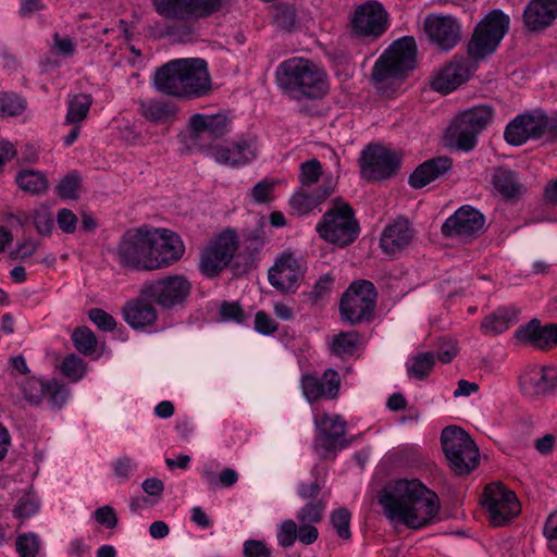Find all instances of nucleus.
I'll list each match as a JSON object with an SVG mask.
<instances>
[{
	"mask_svg": "<svg viewBox=\"0 0 557 557\" xmlns=\"http://www.w3.org/2000/svg\"><path fill=\"white\" fill-rule=\"evenodd\" d=\"M379 503L393 523L420 529L440 510L437 495L418 480H398L384 486Z\"/></svg>",
	"mask_w": 557,
	"mask_h": 557,
	"instance_id": "nucleus-1",
	"label": "nucleus"
},
{
	"mask_svg": "<svg viewBox=\"0 0 557 557\" xmlns=\"http://www.w3.org/2000/svg\"><path fill=\"white\" fill-rule=\"evenodd\" d=\"M153 86L168 96L201 98L211 90L207 62L198 58L172 60L156 70Z\"/></svg>",
	"mask_w": 557,
	"mask_h": 557,
	"instance_id": "nucleus-2",
	"label": "nucleus"
},
{
	"mask_svg": "<svg viewBox=\"0 0 557 557\" xmlns=\"http://www.w3.org/2000/svg\"><path fill=\"white\" fill-rule=\"evenodd\" d=\"M275 76L277 86L295 100L321 98L329 89L325 72L309 59L285 60Z\"/></svg>",
	"mask_w": 557,
	"mask_h": 557,
	"instance_id": "nucleus-3",
	"label": "nucleus"
},
{
	"mask_svg": "<svg viewBox=\"0 0 557 557\" xmlns=\"http://www.w3.org/2000/svg\"><path fill=\"white\" fill-rule=\"evenodd\" d=\"M494 109L491 106H473L459 114L450 122L445 132L447 147L469 152L478 145V136L493 121Z\"/></svg>",
	"mask_w": 557,
	"mask_h": 557,
	"instance_id": "nucleus-4",
	"label": "nucleus"
},
{
	"mask_svg": "<svg viewBox=\"0 0 557 557\" xmlns=\"http://www.w3.org/2000/svg\"><path fill=\"white\" fill-rule=\"evenodd\" d=\"M315 231L325 242L343 248L357 239L360 226L351 206L336 198L317 223Z\"/></svg>",
	"mask_w": 557,
	"mask_h": 557,
	"instance_id": "nucleus-5",
	"label": "nucleus"
},
{
	"mask_svg": "<svg viewBox=\"0 0 557 557\" xmlns=\"http://www.w3.org/2000/svg\"><path fill=\"white\" fill-rule=\"evenodd\" d=\"M441 442L448 465L457 475L468 474L478 467L479 448L461 428L446 426L442 431Z\"/></svg>",
	"mask_w": 557,
	"mask_h": 557,
	"instance_id": "nucleus-6",
	"label": "nucleus"
},
{
	"mask_svg": "<svg viewBox=\"0 0 557 557\" xmlns=\"http://www.w3.org/2000/svg\"><path fill=\"white\" fill-rule=\"evenodd\" d=\"M417 45L412 37H404L391 45L372 70V79L383 83L397 79L416 65Z\"/></svg>",
	"mask_w": 557,
	"mask_h": 557,
	"instance_id": "nucleus-7",
	"label": "nucleus"
},
{
	"mask_svg": "<svg viewBox=\"0 0 557 557\" xmlns=\"http://www.w3.org/2000/svg\"><path fill=\"white\" fill-rule=\"evenodd\" d=\"M510 18L499 9L490 11L476 25L468 44V53L474 61L495 52L509 29Z\"/></svg>",
	"mask_w": 557,
	"mask_h": 557,
	"instance_id": "nucleus-8",
	"label": "nucleus"
},
{
	"mask_svg": "<svg viewBox=\"0 0 557 557\" xmlns=\"http://www.w3.org/2000/svg\"><path fill=\"white\" fill-rule=\"evenodd\" d=\"M191 293V283L183 274L166 275L141 286L140 295L162 309H174L185 304Z\"/></svg>",
	"mask_w": 557,
	"mask_h": 557,
	"instance_id": "nucleus-9",
	"label": "nucleus"
},
{
	"mask_svg": "<svg viewBox=\"0 0 557 557\" xmlns=\"http://www.w3.org/2000/svg\"><path fill=\"white\" fill-rule=\"evenodd\" d=\"M116 256L122 267L140 271H152L154 263L149 231H127L117 245Z\"/></svg>",
	"mask_w": 557,
	"mask_h": 557,
	"instance_id": "nucleus-10",
	"label": "nucleus"
},
{
	"mask_svg": "<svg viewBox=\"0 0 557 557\" xmlns=\"http://www.w3.org/2000/svg\"><path fill=\"white\" fill-rule=\"evenodd\" d=\"M376 292L369 281L352 283L341 299L339 311L343 320L351 324L368 320L374 310Z\"/></svg>",
	"mask_w": 557,
	"mask_h": 557,
	"instance_id": "nucleus-11",
	"label": "nucleus"
},
{
	"mask_svg": "<svg viewBox=\"0 0 557 557\" xmlns=\"http://www.w3.org/2000/svg\"><path fill=\"white\" fill-rule=\"evenodd\" d=\"M401 156L381 145H368L359 158L361 176L367 181L392 177L400 166Z\"/></svg>",
	"mask_w": 557,
	"mask_h": 557,
	"instance_id": "nucleus-12",
	"label": "nucleus"
},
{
	"mask_svg": "<svg viewBox=\"0 0 557 557\" xmlns=\"http://www.w3.org/2000/svg\"><path fill=\"white\" fill-rule=\"evenodd\" d=\"M351 34L361 39L374 40L388 28V13L376 0L356 7L350 18Z\"/></svg>",
	"mask_w": 557,
	"mask_h": 557,
	"instance_id": "nucleus-13",
	"label": "nucleus"
},
{
	"mask_svg": "<svg viewBox=\"0 0 557 557\" xmlns=\"http://www.w3.org/2000/svg\"><path fill=\"white\" fill-rule=\"evenodd\" d=\"M238 249V238L233 230H225L201 252L200 271L207 277L216 276L228 265Z\"/></svg>",
	"mask_w": 557,
	"mask_h": 557,
	"instance_id": "nucleus-14",
	"label": "nucleus"
},
{
	"mask_svg": "<svg viewBox=\"0 0 557 557\" xmlns=\"http://www.w3.org/2000/svg\"><path fill=\"white\" fill-rule=\"evenodd\" d=\"M223 0H151L156 12L170 20L207 17L222 8Z\"/></svg>",
	"mask_w": 557,
	"mask_h": 557,
	"instance_id": "nucleus-15",
	"label": "nucleus"
},
{
	"mask_svg": "<svg viewBox=\"0 0 557 557\" xmlns=\"http://www.w3.org/2000/svg\"><path fill=\"white\" fill-rule=\"evenodd\" d=\"M483 505L493 525L499 527L511 520L520 510L516 494L499 482L488 484L484 490Z\"/></svg>",
	"mask_w": 557,
	"mask_h": 557,
	"instance_id": "nucleus-16",
	"label": "nucleus"
},
{
	"mask_svg": "<svg viewBox=\"0 0 557 557\" xmlns=\"http://www.w3.org/2000/svg\"><path fill=\"white\" fill-rule=\"evenodd\" d=\"M189 139L201 149L211 150L212 143L231 132V121L223 113L194 114L189 119Z\"/></svg>",
	"mask_w": 557,
	"mask_h": 557,
	"instance_id": "nucleus-17",
	"label": "nucleus"
},
{
	"mask_svg": "<svg viewBox=\"0 0 557 557\" xmlns=\"http://www.w3.org/2000/svg\"><path fill=\"white\" fill-rule=\"evenodd\" d=\"M24 399L32 406H39L46 399L52 408L60 409L67 400L70 391L55 380L35 376L18 383Z\"/></svg>",
	"mask_w": 557,
	"mask_h": 557,
	"instance_id": "nucleus-18",
	"label": "nucleus"
},
{
	"mask_svg": "<svg viewBox=\"0 0 557 557\" xmlns=\"http://www.w3.org/2000/svg\"><path fill=\"white\" fill-rule=\"evenodd\" d=\"M306 264L292 252H284L269 270V282L282 293H295L304 278Z\"/></svg>",
	"mask_w": 557,
	"mask_h": 557,
	"instance_id": "nucleus-19",
	"label": "nucleus"
},
{
	"mask_svg": "<svg viewBox=\"0 0 557 557\" xmlns=\"http://www.w3.org/2000/svg\"><path fill=\"white\" fill-rule=\"evenodd\" d=\"M484 224L485 218L481 212L471 206H462L446 219L442 233L445 237L468 242L483 231Z\"/></svg>",
	"mask_w": 557,
	"mask_h": 557,
	"instance_id": "nucleus-20",
	"label": "nucleus"
},
{
	"mask_svg": "<svg viewBox=\"0 0 557 557\" xmlns=\"http://www.w3.org/2000/svg\"><path fill=\"white\" fill-rule=\"evenodd\" d=\"M153 270L166 268L178 261L185 251L181 237L172 231L162 228L149 231Z\"/></svg>",
	"mask_w": 557,
	"mask_h": 557,
	"instance_id": "nucleus-21",
	"label": "nucleus"
},
{
	"mask_svg": "<svg viewBox=\"0 0 557 557\" xmlns=\"http://www.w3.org/2000/svg\"><path fill=\"white\" fill-rule=\"evenodd\" d=\"M423 27L429 40L442 50L453 49L460 40V25L451 15L429 14Z\"/></svg>",
	"mask_w": 557,
	"mask_h": 557,
	"instance_id": "nucleus-22",
	"label": "nucleus"
},
{
	"mask_svg": "<svg viewBox=\"0 0 557 557\" xmlns=\"http://www.w3.org/2000/svg\"><path fill=\"white\" fill-rule=\"evenodd\" d=\"M257 141L252 137L240 138L232 146L214 145L209 156L215 162L231 168H238L250 163L257 157Z\"/></svg>",
	"mask_w": 557,
	"mask_h": 557,
	"instance_id": "nucleus-23",
	"label": "nucleus"
},
{
	"mask_svg": "<svg viewBox=\"0 0 557 557\" xmlns=\"http://www.w3.org/2000/svg\"><path fill=\"white\" fill-rule=\"evenodd\" d=\"M473 61L462 57H454L434 78L432 87L442 94L455 90L473 75L476 70Z\"/></svg>",
	"mask_w": 557,
	"mask_h": 557,
	"instance_id": "nucleus-24",
	"label": "nucleus"
},
{
	"mask_svg": "<svg viewBox=\"0 0 557 557\" xmlns=\"http://www.w3.org/2000/svg\"><path fill=\"white\" fill-rule=\"evenodd\" d=\"M301 388L309 403L321 398L334 399L339 392V375L333 369L325 370L322 377L306 374L301 379Z\"/></svg>",
	"mask_w": 557,
	"mask_h": 557,
	"instance_id": "nucleus-25",
	"label": "nucleus"
},
{
	"mask_svg": "<svg viewBox=\"0 0 557 557\" xmlns=\"http://www.w3.org/2000/svg\"><path fill=\"white\" fill-rule=\"evenodd\" d=\"M515 336L519 342L530 344L537 349H549L557 345V324L542 325L540 320L533 319L521 325Z\"/></svg>",
	"mask_w": 557,
	"mask_h": 557,
	"instance_id": "nucleus-26",
	"label": "nucleus"
},
{
	"mask_svg": "<svg viewBox=\"0 0 557 557\" xmlns=\"http://www.w3.org/2000/svg\"><path fill=\"white\" fill-rule=\"evenodd\" d=\"M414 231L406 218H398L393 223L385 226L380 246L387 255H396L407 248L412 242Z\"/></svg>",
	"mask_w": 557,
	"mask_h": 557,
	"instance_id": "nucleus-27",
	"label": "nucleus"
},
{
	"mask_svg": "<svg viewBox=\"0 0 557 557\" xmlns=\"http://www.w3.org/2000/svg\"><path fill=\"white\" fill-rule=\"evenodd\" d=\"M556 18L557 0H530L523 10L524 26L531 32L545 29Z\"/></svg>",
	"mask_w": 557,
	"mask_h": 557,
	"instance_id": "nucleus-28",
	"label": "nucleus"
},
{
	"mask_svg": "<svg viewBox=\"0 0 557 557\" xmlns=\"http://www.w3.org/2000/svg\"><path fill=\"white\" fill-rule=\"evenodd\" d=\"M520 386L525 395H544L557 387V372L548 367H532L520 377Z\"/></svg>",
	"mask_w": 557,
	"mask_h": 557,
	"instance_id": "nucleus-29",
	"label": "nucleus"
},
{
	"mask_svg": "<svg viewBox=\"0 0 557 557\" xmlns=\"http://www.w3.org/2000/svg\"><path fill=\"white\" fill-rule=\"evenodd\" d=\"M451 168L453 160L449 157L442 156L432 158L420 164L413 171L409 176V185L414 189L423 188L445 175Z\"/></svg>",
	"mask_w": 557,
	"mask_h": 557,
	"instance_id": "nucleus-30",
	"label": "nucleus"
},
{
	"mask_svg": "<svg viewBox=\"0 0 557 557\" xmlns=\"http://www.w3.org/2000/svg\"><path fill=\"white\" fill-rule=\"evenodd\" d=\"M150 299L139 297L125 304L123 318L125 322L135 330L151 326L158 319L156 307Z\"/></svg>",
	"mask_w": 557,
	"mask_h": 557,
	"instance_id": "nucleus-31",
	"label": "nucleus"
},
{
	"mask_svg": "<svg viewBox=\"0 0 557 557\" xmlns=\"http://www.w3.org/2000/svg\"><path fill=\"white\" fill-rule=\"evenodd\" d=\"M139 112L149 122L164 123L176 116L177 107L170 100L143 99L139 101Z\"/></svg>",
	"mask_w": 557,
	"mask_h": 557,
	"instance_id": "nucleus-32",
	"label": "nucleus"
},
{
	"mask_svg": "<svg viewBox=\"0 0 557 557\" xmlns=\"http://www.w3.org/2000/svg\"><path fill=\"white\" fill-rule=\"evenodd\" d=\"M494 188L505 198H513L524 193V186L519 181L518 174L509 169L499 168L493 175Z\"/></svg>",
	"mask_w": 557,
	"mask_h": 557,
	"instance_id": "nucleus-33",
	"label": "nucleus"
},
{
	"mask_svg": "<svg viewBox=\"0 0 557 557\" xmlns=\"http://www.w3.org/2000/svg\"><path fill=\"white\" fill-rule=\"evenodd\" d=\"M333 191V187H320L314 193H306L304 189L296 193L290 199V206L304 214L315 208L319 203L324 201Z\"/></svg>",
	"mask_w": 557,
	"mask_h": 557,
	"instance_id": "nucleus-34",
	"label": "nucleus"
},
{
	"mask_svg": "<svg viewBox=\"0 0 557 557\" xmlns=\"http://www.w3.org/2000/svg\"><path fill=\"white\" fill-rule=\"evenodd\" d=\"M15 182L24 191L37 196L45 194L49 188L46 176L36 170H22L17 173Z\"/></svg>",
	"mask_w": 557,
	"mask_h": 557,
	"instance_id": "nucleus-35",
	"label": "nucleus"
},
{
	"mask_svg": "<svg viewBox=\"0 0 557 557\" xmlns=\"http://www.w3.org/2000/svg\"><path fill=\"white\" fill-rule=\"evenodd\" d=\"M360 336L357 332H341L334 335L329 344V349L332 355L341 358L352 356L358 349Z\"/></svg>",
	"mask_w": 557,
	"mask_h": 557,
	"instance_id": "nucleus-36",
	"label": "nucleus"
},
{
	"mask_svg": "<svg viewBox=\"0 0 557 557\" xmlns=\"http://www.w3.org/2000/svg\"><path fill=\"white\" fill-rule=\"evenodd\" d=\"M515 320V312L510 309H499L485 317L481 329L485 334L496 335L509 329Z\"/></svg>",
	"mask_w": 557,
	"mask_h": 557,
	"instance_id": "nucleus-37",
	"label": "nucleus"
},
{
	"mask_svg": "<svg viewBox=\"0 0 557 557\" xmlns=\"http://www.w3.org/2000/svg\"><path fill=\"white\" fill-rule=\"evenodd\" d=\"M435 364V356L433 352H420L411 357L407 363L406 369L409 377L422 381L425 380Z\"/></svg>",
	"mask_w": 557,
	"mask_h": 557,
	"instance_id": "nucleus-38",
	"label": "nucleus"
},
{
	"mask_svg": "<svg viewBox=\"0 0 557 557\" xmlns=\"http://www.w3.org/2000/svg\"><path fill=\"white\" fill-rule=\"evenodd\" d=\"M92 98L86 94L75 95L69 100L64 124H79L87 117Z\"/></svg>",
	"mask_w": 557,
	"mask_h": 557,
	"instance_id": "nucleus-39",
	"label": "nucleus"
},
{
	"mask_svg": "<svg viewBox=\"0 0 557 557\" xmlns=\"http://www.w3.org/2000/svg\"><path fill=\"white\" fill-rule=\"evenodd\" d=\"M74 347L83 355L89 356L95 352L98 341L94 332L87 326H81L72 333Z\"/></svg>",
	"mask_w": 557,
	"mask_h": 557,
	"instance_id": "nucleus-40",
	"label": "nucleus"
},
{
	"mask_svg": "<svg viewBox=\"0 0 557 557\" xmlns=\"http://www.w3.org/2000/svg\"><path fill=\"white\" fill-rule=\"evenodd\" d=\"M26 220H32L37 233L41 236H49L54 227L52 213L49 208L44 205L34 209Z\"/></svg>",
	"mask_w": 557,
	"mask_h": 557,
	"instance_id": "nucleus-41",
	"label": "nucleus"
},
{
	"mask_svg": "<svg viewBox=\"0 0 557 557\" xmlns=\"http://www.w3.org/2000/svg\"><path fill=\"white\" fill-rule=\"evenodd\" d=\"M40 548L41 541L36 533H22L15 540V549L20 557H37Z\"/></svg>",
	"mask_w": 557,
	"mask_h": 557,
	"instance_id": "nucleus-42",
	"label": "nucleus"
},
{
	"mask_svg": "<svg viewBox=\"0 0 557 557\" xmlns=\"http://www.w3.org/2000/svg\"><path fill=\"white\" fill-rule=\"evenodd\" d=\"M26 109V101L15 92H0V115L16 116Z\"/></svg>",
	"mask_w": 557,
	"mask_h": 557,
	"instance_id": "nucleus-43",
	"label": "nucleus"
},
{
	"mask_svg": "<svg viewBox=\"0 0 557 557\" xmlns=\"http://www.w3.org/2000/svg\"><path fill=\"white\" fill-rule=\"evenodd\" d=\"M504 136L506 141L512 146L523 145L529 139L523 114L513 119L506 126Z\"/></svg>",
	"mask_w": 557,
	"mask_h": 557,
	"instance_id": "nucleus-44",
	"label": "nucleus"
},
{
	"mask_svg": "<svg viewBox=\"0 0 557 557\" xmlns=\"http://www.w3.org/2000/svg\"><path fill=\"white\" fill-rule=\"evenodd\" d=\"M296 9L287 3H281L275 8L274 22L275 25L286 32H290L296 26Z\"/></svg>",
	"mask_w": 557,
	"mask_h": 557,
	"instance_id": "nucleus-45",
	"label": "nucleus"
},
{
	"mask_svg": "<svg viewBox=\"0 0 557 557\" xmlns=\"http://www.w3.org/2000/svg\"><path fill=\"white\" fill-rule=\"evenodd\" d=\"M39 506V500L35 495L25 494L17 500L13 515L16 519L21 520V522H24L37 513Z\"/></svg>",
	"mask_w": 557,
	"mask_h": 557,
	"instance_id": "nucleus-46",
	"label": "nucleus"
},
{
	"mask_svg": "<svg viewBox=\"0 0 557 557\" xmlns=\"http://www.w3.org/2000/svg\"><path fill=\"white\" fill-rule=\"evenodd\" d=\"M61 370L66 377L77 382L85 375L86 364L82 358L70 354L63 359Z\"/></svg>",
	"mask_w": 557,
	"mask_h": 557,
	"instance_id": "nucleus-47",
	"label": "nucleus"
},
{
	"mask_svg": "<svg viewBox=\"0 0 557 557\" xmlns=\"http://www.w3.org/2000/svg\"><path fill=\"white\" fill-rule=\"evenodd\" d=\"M81 177L77 172H71L61 178L55 187L57 194L63 199H77Z\"/></svg>",
	"mask_w": 557,
	"mask_h": 557,
	"instance_id": "nucleus-48",
	"label": "nucleus"
},
{
	"mask_svg": "<svg viewBox=\"0 0 557 557\" xmlns=\"http://www.w3.org/2000/svg\"><path fill=\"white\" fill-rule=\"evenodd\" d=\"M322 174L321 163L317 159H311L301 163L298 176L301 188L317 183Z\"/></svg>",
	"mask_w": 557,
	"mask_h": 557,
	"instance_id": "nucleus-49",
	"label": "nucleus"
},
{
	"mask_svg": "<svg viewBox=\"0 0 557 557\" xmlns=\"http://www.w3.org/2000/svg\"><path fill=\"white\" fill-rule=\"evenodd\" d=\"M324 507L325 506L322 500L308 503L298 510L296 518L298 522L315 524L321 521Z\"/></svg>",
	"mask_w": 557,
	"mask_h": 557,
	"instance_id": "nucleus-50",
	"label": "nucleus"
},
{
	"mask_svg": "<svg viewBox=\"0 0 557 557\" xmlns=\"http://www.w3.org/2000/svg\"><path fill=\"white\" fill-rule=\"evenodd\" d=\"M528 136L530 138H540L547 134V115L544 113L523 114Z\"/></svg>",
	"mask_w": 557,
	"mask_h": 557,
	"instance_id": "nucleus-51",
	"label": "nucleus"
},
{
	"mask_svg": "<svg viewBox=\"0 0 557 557\" xmlns=\"http://www.w3.org/2000/svg\"><path fill=\"white\" fill-rule=\"evenodd\" d=\"M277 543L284 547H292L297 540V524L292 519H286L277 525Z\"/></svg>",
	"mask_w": 557,
	"mask_h": 557,
	"instance_id": "nucleus-52",
	"label": "nucleus"
},
{
	"mask_svg": "<svg viewBox=\"0 0 557 557\" xmlns=\"http://www.w3.org/2000/svg\"><path fill=\"white\" fill-rule=\"evenodd\" d=\"M350 512L346 508H339L331 515V523L342 539H349L350 533Z\"/></svg>",
	"mask_w": 557,
	"mask_h": 557,
	"instance_id": "nucleus-53",
	"label": "nucleus"
},
{
	"mask_svg": "<svg viewBox=\"0 0 557 557\" xmlns=\"http://www.w3.org/2000/svg\"><path fill=\"white\" fill-rule=\"evenodd\" d=\"M320 431L327 432L329 434L341 438L346 432V421L338 416H324L319 422Z\"/></svg>",
	"mask_w": 557,
	"mask_h": 557,
	"instance_id": "nucleus-54",
	"label": "nucleus"
},
{
	"mask_svg": "<svg viewBox=\"0 0 557 557\" xmlns=\"http://www.w3.org/2000/svg\"><path fill=\"white\" fill-rule=\"evenodd\" d=\"M88 317L102 331L110 332L116 326L114 318L102 309H90Z\"/></svg>",
	"mask_w": 557,
	"mask_h": 557,
	"instance_id": "nucleus-55",
	"label": "nucleus"
},
{
	"mask_svg": "<svg viewBox=\"0 0 557 557\" xmlns=\"http://www.w3.org/2000/svg\"><path fill=\"white\" fill-rule=\"evenodd\" d=\"M137 468V463L128 456H122L113 463L114 474L126 481L131 478Z\"/></svg>",
	"mask_w": 557,
	"mask_h": 557,
	"instance_id": "nucleus-56",
	"label": "nucleus"
},
{
	"mask_svg": "<svg viewBox=\"0 0 557 557\" xmlns=\"http://www.w3.org/2000/svg\"><path fill=\"white\" fill-rule=\"evenodd\" d=\"M255 329L263 335H271L276 332L277 323L264 311H258L255 317Z\"/></svg>",
	"mask_w": 557,
	"mask_h": 557,
	"instance_id": "nucleus-57",
	"label": "nucleus"
},
{
	"mask_svg": "<svg viewBox=\"0 0 557 557\" xmlns=\"http://www.w3.org/2000/svg\"><path fill=\"white\" fill-rule=\"evenodd\" d=\"M245 557H271V550L267 544L258 540H247L244 543Z\"/></svg>",
	"mask_w": 557,
	"mask_h": 557,
	"instance_id": "nucleus-58",
	"label": "nucleus"
},
{
	"mask_svg": "<svg viewBox=\"0 0 557 557\" xmlns=\"http://www.w3.org/2000/svg\"><path fill=\"white\" fill-rule=\"evenodd\" d=\"M57 222L61 231L73 234L77 225V216L70 209H61L57 214Z\"/></svg>",
	"mask_w": 557,
	"mask_h": 557,
	"instance_id": "nucleus-59",
	"label": "nucleus"
},
{
	"mask_svg": "<svg viewBox=\"0 0 557 557\" xmlns=\"http://www.w3.org/2000/svg\"><path fill=\"white\" fill-rule=\"evenodd\" d=\"M333 285V277L330 274L321 276L313 286L310 293L311 298L318 302L325 296L330 295Z\"/></svg>",
	"mask_w": 557,
	"mask_h": 557,
	"instance_id": "nucleus-60",
	"label": "nucleus"
},
{
	"mask_svg": "<svg viewBox=\"0 0 557 557\" xmlns=\"http://www.w3.org/2000/svg\"><path fill=\"white\" fill-rule=\"evenodd\" d=\"M96 521L109 529H113L117 524V517L111 506H102L95 511Z\"/></svg>",
	"mask_w": 557,
	"mask_h": 557,
	"instance_id": "nucleus-61",
	"label": "nucleus"
},
{
	"mask_svg": "<svg viewBox=\"0 0 557 557\" xmlns=\"http://www.w3.org/2000/svg\"><path fill=\"white\" fill-rule=\"evenodd\" d=\"M549 549L557 555V511L549 515L544 527Z\"/></svg>",
	"mask_w": 557,
	"mask_h": 557,
	"instance_id": "nucleus-62",
	"label": "nucleus"
},
{
	"mask_svg": "<svg viewBox=\"0 0 557 557\" xmlns=\"http://www.w3.org/2000/svg\"><path fill=\"white\" fill-rule=\"evenodd\" d=\"M39 248V243L32 238H26L17 243L16 248L11 252L12 258L32 257Z\"/></svg>",
	"mask_w": 557,
	"mask_h": 557,
	"instance_id": "nucleus-63",
	"label": "nucleus"
},
{
	"mask_svg": "<svg viewBox=\"0 0 557 557\" xmlns=\"http://www.w3.org/2000/svg\"><path fill=\"white\" fill-rule=\"evenodd\" d=\"M53 47L57 52L64 57H72L75 53V42L69 36H60L58 33L53 35Z\"/></svg>",
	"mask_w": 557,
	"mask_h": 557,
	"instance_id": "nucleus-64",
	"label": "nucleus"
}]
</instances>
